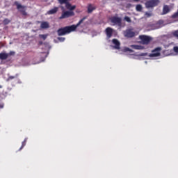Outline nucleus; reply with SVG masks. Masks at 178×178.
I'll return each mask as SVG.
<instances>
[{
	"mask_svg": "<svg viewBox=\"0 0 178 178\" xmlns=\"http://www.w3.org/2000/svg\"><path fill=\"white\" fill-rule=\"evenodd\" d=\"M86 19H87V17H83L76 25L74 24L71 26H67L58 29V35H66V34H69L72 33V31H76L77 27H79V26H80V24H81V23H83V22H84Z\"/></svg>",
	"mask_w": 178,
	"mask_h": 178,
	"instance_id": "obj_1",
	"label": "nucleus"
},
{
	"mask_svg": "<svg viewBox=\"0 0 178 178\" xmlns=\"http://www.w3.org/2000/svg\"><path fill=\"white\" fill-rule=\"evenodd\" d=\"M14 5L17 6V10L22 15V16H27V6H22V4L19 3L17 1H15Z\"/></svg>",
	"mask_w": 178,
	"mask_h": 178,
	"instance_id": "obj_2",
	"label": "nucleus"
},
{
	"mask_svg": "<svg viewBox=\"0 0 178 178\" xmlns=\"http://www.w3.org/2000/svg\"><path fill=\"white\" fill-rule=\"evenodd\" d=\"M139 39L140 40V44H143V45H148L152 41V38L145 35H140Z\"/></svg>",
	"mask_w": 178,
	"mask_h": 178,
	"instance_id": "obj_3",
	"label": "nucleus"
},
{
	"mask_svg": "<svg viewBox=\"0 0 178 178\" xmlns=\"http://www.w3.org/2000/svg\"><path fill=\"white\" fill-rule=\"evenodd\" d=\"M146 8H155V6H158L159 5V0H149L146 1L145 3Z\"/></svg>",
	"mask_w": 178,
	"mask_h": 178,
	"instance_id": "obj_4",
	"label": "nucleus"
},
{
	"mask_svg": "<svg viewBox=\"0 0 178 178\" xmlns=\"http://www.w3.org/2000/svg\"><path fill=\"white\" fill-rule=\"evenodd\" d=\"M110 20L111 23H113V24L119 26L120 27V26H122V18L119 17H116V16L111 17Z\"/></svg>",
	"mask_w": 178,
	"mask_h": 178,
	"instance_id": "obj_5",
	"label": "nucleus"
},
{
	"mask_svg": "<svg viewBox=\"0 0 178 178\" xmlns=\"http://www.w3.org/2000/svg\"><path fill=\"white\" fill-rule=\"evenodd\" d=\"M161 51H162V48L156 47L152 53L149 54L150 58H156V56H161Z\"/></svg>",
	"mask_w": 178,
	"mask_h": 178,
	"instance_id": "obj_6",
	"label": "nucleus"
},
{
	"mask_svg": "<svg viewBox=\"0 0 178 178\" xmlns=\"http://www.w3.org/2000/svg\"><path fill=\"white\" fill-rule=\"evenodd\" d=\"M72 16H74V12L73 11H65L62 13L61 16L59 19H67L68 17H72Z\"/></svg>",
	"mask_w": 178,
	"mask_h": 178,
	"instance_id": "obj_7",
	"label": "nucleus"
},
{
	"mask_svg": "<svg viewBox=\"0 0 178 178\" xmlns=\"http://www.w3.org/2000/svg\"><path fill=\"white\" fill-rule=\"evenodd\" d=\"M105 33L106 35V38H108V40H109V38H111L112 35H113V29L111 27H107L105 29Z\"/></svg>",
	"mask_w": 178,
	"mask_h": 178,
	"instance_id": "obj_8",
	"label": "nucleus"
},
{
	"mask_svg": "<svg viewBox=\"0 0 178 178\" xmlns=\"http://www.w3.org/2000/svg\"><path fill=\"white\" fill-rule=\"evenodd\" d=\"M124 35L127 37V38H133V37L136 35V32L133 31L131 29H127L125 31Z\"/></svg>",
	"mask_w": 178,
	"mask_h": 178,
	"instance_id": "obj_9",
	"label": "nucleus"
},
{
	"mask_svg": "<svg viewBox=\"0 0 178 178\" xmlns=\"http://www.w3.org/2000/svg\"><path fill=\"white\" fill-rule=\"evenodd\" d=\"M13 79H15V83H17L18 84H20L22 83V81L19 79V74H17L15 76H10L7 79V81H10V80H13Z\"/></svg>",
	"mask_w": 178,
	"mask_h": 178,
	"instance_id": "obj_10",
	"label": "nucleus"
},
{
	"mask_svg": "<svg viewBox=\"0 0 178 178\" xmlns=\"http://www.w3.org/2000/svg\"><path fill=\"white\" fill-rule=\"evenodd\" d=\"M112 42L115 45V49H120V42L118 39H113Z\"/></svg>",
	"mask_w": 178,
	"mask_h": 178,
	"instance_id": "obj_11",
	"label": "nucleus"
},
{
	"mask_svg": "<svg viewBox=\"0 0 178 178\" xmlns=\"http://www.w3.org/2000/svg\"><path fill=\"white\" fill-rule=\"evenodd\" d=\"M65 8L66 9H67L68 10H70V12H73V10H74V9H76V6H72V4H70L69 3V1L67 3H66L65 4Z\"/></svg>",
	"mask_w": 178,
	"mask_h": 178,
	"instance_id": "obj_12",
	"label": "nucleus"
},
{
	"mask_svg": "<svg viewBox=\"0 0 178 178\" xmlns=\"http://www.w3.org/2000/svg\"><path fill=\"white\" fill-rule=\"evenodd\" d=\"M97 9V6L92 5V4H88V13H92L94 10Z\"/></svg>",
	"mask_w": 178,
	"mask_h": 178,
	"instance_id": "obj_13",
	"label": "nucleus"
},
{
	"mask_svg": "<svg viewBox=\"0 0 178 178\" xmlns=\"http://www.w3.org/2000/svg\"><path fill=\"white\" fill-rule=\"evenodd\" d=\"M169 12H170V8L169 7V6H168V5L163 6V13L161 15H168V13H169Z\"/></svg>",
	"mask_w": 178,
	"mask_h": 178,
	"instance_id": "obj_14",
	"label": "nucleus"
},
{
	"mask_svg": "<svg viewBox=\"0 0 178 178\" xmlns=\"http://www.w3.org/2000/svg\"><path fill=\"white\" fill-rule=\"evenodd\" d=\"M163 20H159L158 21L154 26L155 29H161V27H163Z\"/></svg>",
	"mask_w": 178,
	"mask_h": 178,
	"instance_id": "obj_15",
	"label": "nucleus"
},
{
	"mask_svg": "<svg viewBox=\"0 0 178 178\" xmlns=\"http://www.w3.org/2000/svg\"><path fill=\"white\" fill-rule=\"evenodd\" d=\"M131 48L133 49H138V50H141L144 49V46L138 45V44H132L131 45Z\"/></svg>",
	"mask_w": 178,
	"mask_h": 178,
	"instance_id": "obj_16",
	"label": "nucleus"
},
{
	"mask_svg": "<svg viewBox=\"0 0 178 178\" xmlns=\"http://www.w3.org/2000/svg\"><path fill=\"white\" fill-rule=\"evenodd\" d=\"M7 58H8V53H0V59L1 60H6Z\"/></svg>",
	"mask_w": 178,
	"mask_h": 178,
	"instance_id": "obj_17",
	"label": "nucleus"
},
{
	"mask_svg": "<svg viewBox=\"0 0 178 178\" xmlns=\"http://www.w3.org/2000/svg\"><path fill=\"white\" fill-rule=\"evenodd\" d=\"M58 7H54L53 9L49 10L47 12L48 15H55V13H56V12H58Z\"/></svg>",
	"mask_w": 178,
	"mask_h": 178,
	"instance_id": "obj_18",
	"label": "nucleus"
},
{
	"mask_svg": "<svg viewBox=\"0 0 178 178\" xmlns=\"http://www.w3.org/2000/svg\"><path fill=\"white\" fill-rule=\"evenodd\" d=\"M40 28H42V29H49V24L47 22H43L40 24Z\"/></svg>",
	"mask_w": 178,
	"mask_h": 178,
	"instance_id": "obj_19",
	"label": "nucleus"
},
{
	"mask_svg": "<svg viewBox=\"0 0 178 178\" xmlns=\"http://www.w3.org/2000/svg\"><path fill=\"white\" fill-rule=\"evenodd\" d=\"M136 9L137 12H141V10H143V6H141V4H138L136 6Z\"/></svg>",
	"mask_w": 178,
	"mask_h": 178,
	"instance_id": "obj_20",
	"label": "nucleus"
},
{
	"mask_svg": "<svg viewBox=\"0 0 178 178\" xmlns=\"http://www.w3.org/2000/svg\"><path fill=\"white\" fill-rule=\"evenodd\" d=\"M124 20L125 22H127V23H131V19L130 18V17L125 16L124 17Z\"/></svg>",
	"mask_w": 178,
	"mask_h": 178,
	"instance_id": "obj_21",
	"label": "nucleus"
},
{
	"mask_svg": "<svg viewBox=\"0 0 178 178\" xmlns=\"http://www.w3.org/2000/svg\"><path fill=\"white\" fill-rule=\"evenodd\" d=\"M3 23L5 26H6L7 24H9V23H10V20H9V19L6 18L3 19Z\"/></svg>",
	"mask_w": 178,
	"mask_h": 178,
	"instance_id": "obj_22",
	"label": "nucleus"
},
{
	"mask_svg": "<svg viewBox=\"0 0 178 178\" xmlns=\"http://www.w3.org/2000/svg\"><path fill=\"white\" fill-rule=\"evenodd\" d=\"M26 143H27V140L24 139V140L22 142L21 147L19 148V151H21V149H23V148L26 147Z\"/></svg>",
	"mask_w": 178,
	"mask_h": 178,
	"instance_id": "obj_23",
	"label": "nucleus"
},
{
	"mask_svg": "<svg viewBox=\"0 0 178 178\" xmlns=\"http://www.w3.org/2000/svg\"><path fill=\"white\" fill-rule=\"evenodd\" d=\"M59 3L60 5H63V3H65L66 5V3H67L69 1V0H58Z\"/></svg>",
	"mask_w": 178,
	"mask_h": 178,
	"instance_id": "obj_24",
	"label": "nucleus"
},
{
	"mask_svg": "<svg viewBox=\"0 0 178 178\" xmlns=\"http://www.w3.org/2000/svg\"><path fill=\"white\" fill-rule=\"evenodd\" d=\"M40 38H42L44 41L47 40L48 35H39Z\"/></svg>",
	"mask_w": 178,
	"mask_h": 178,
	"instance_id": "obj_25",
	"label": "nucleus"
},
{
	"mask_svg": "<svg viewBox=\"0 0 178 178\" xmlns=\"http://www.w3.org/2000/svg\"><path fill=\"white\" fill-rule=\"evenodd\" d=\"M172 35L174 37H175L176 38H177V40H178V30L175 31L174 32H172Z\"/></svg>",
	"mask_w": 178,
	"mask_h": 178,
	"instance_id": "obj_26",
	"label": "nucleus"
},
{
	"mask_svg": "<svg viewBox=\"0 0 178 178\" xmlns=\"http://www.w3.org/2000/svg\"><path fill=\"white\" fill-rule=\"evenodd\" d=\"M15 54H16L15 51H10L7 54H8V57H9V56H15Z\"/></svg>",
	"mask_w": 178,
	"mask_h": 178,
	"instance_id": "obj_27",
	"label": "nucleus"
},
{
	"mask_svg": "<svg viewBox=\"0 0 178 178\" xmlns=\"http://www.w3.org/2000/svg\"><path fill=\"white\" fill-rule=\"evenodd\" d=\"M58 41H60V42H63L65 41V38L59 37V38H58Z\"/></svg>",
	"mask_w": 178,
	"mask_h": 178,
	"instance_id": "obj_28",
	"label": "nucleus"
},
{
	"mask_svg": "<svg viewBox=\"0 0 178 178\" xmlns=\"http://www.w3.org/2000/svg\"><path fill=\"white\" fill-rule=\"evenodd\" d=\"M145 16H146V17H151V16H152V14L149 13H145Z\"/></svg>",
	"mask_w": 178,
	"mask_h": 178,
	"instance_id": "obj_29",
	"label": "nucleus"
},
{
	"mask_svg": "<svg viewBox=\"0 0 178 178\" xmlns=\"http://www.w3.org/2000/svg\"><path fill=\"white\" fill-rule=\"evenodd\" d=\"M174 50L175 51V52H177L178 51V47H174Z\"/></svg>",
	"mask_w": 178,
	"mask_h": 178,
	"instance_id": "obj_30",
	"label": "nucleus"
},
{
	"mask_svg": "<svg viewBox=\"0 0 178 178\" xmlns=\"http://www.w3.org/2000/svg\"><path fill=\"white\" fill-rule=\"evenodd\" d=\"M127 51H129V52H132L131 49H129V48H127Z\"/></svg>",
	"mask_w": 178,
	"mask_h": 178,
	"instance_id": "obj_31",
	"label": "nucleus"
},
{
	"mask_svg": "<svg viewBox=\"0 0 178 178\" xmlns=\"http://www.w3.org/2000/svg\"><path fill=\"white\" fill-rule=\"evenodd\" d=\"M134 1H135V2H138V1H140V0H134Z\"/></svg>",
	"mask_w": 178,
	"mask_h": 178,
	"instance_id": "obj_32",
	"label": "nucleus"
},
{
	"mask_svg": "<svg viewBox=\"0 0 178 178\" xmlns=\"http://www.w3.org/2000/svg\"><path fill=\"white\" fill-rule=\"evenodd\" d=\"M40 44H42V42H40Z\"/></svg>",
	"mask_w": 178,
	"mask_h": 178,
	"instance_id": "obj_33",
	"label": "nucleus"
},
{
	"mask_svg": "<svg viewBox=\"0 0 178 178\" xmlns=\"http://www.w3.org/2000/svg\"><path fill=\"white\" fill-rule=\"evenodd\" d=\"M0 88H2V86L1 85H0Z\"/></svg>",
	"mask_w": 178,
	"mask_h": 178,
	"instance_id": "obj_34",
	"label": "nucleus"
}]
</instances>
